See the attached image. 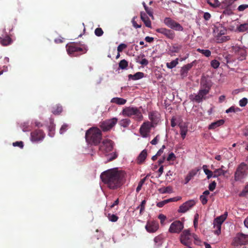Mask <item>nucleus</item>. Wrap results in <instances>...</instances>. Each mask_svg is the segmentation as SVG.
Masks as SVG:
<instances>
[{
    "label": "nucleus",
    "mask_w": 248,
    "mask_h": 248,
    "mask_svg": "<svg viewBox=\"0 0 248 248\" xmlns=\"http://www.w3.org/2000/svg\"><path fill=\"white\" fill-rule=\"evenodd\" d=\"M149 119L155 124H157L160 121V115L156 111H152L149 113Z\"/></svg>",
    "instance_id": "obj_21"
},
{
    "label": "nucleus",
    "mask_w": 248,
    "mask_h": 248,
    "mask_svg": "<svg viewBox=\"0 0 248 248\" xmlns=\"http://www.w3.org/2000/svg\"><path fill=\"white\" fill-rule=\"evenodd\" d=\"M182 45L177 44H175L171 46L170 48V51L172 53H178L182 49Z\"/></svg>",
    "instance_id": "obj_34"
},
{
    "label": "nucleus",
    "mask_w": 248,
    "mask_h": 248,
    "mask_svg": "<svg viewBox=\"0 0 248 248\" xmlns=\"http://www.w3.org/2000/svg\"><path fill=\"white\" fill-rule=\"evenodd\" d=\"M178 64V58H176L175 60L172 61L170 62H167L166 66L167 68L169 69H172L175 67Z\"/></svg>",
    "instance_id": "obj_36"
},
{
    "label": "nucleus",
    "mask_w": 248,
    "mask_h": 248,
    "mask_svg": "<svg viewBox=\"0 0 248 248\" xmlns=\"http://www.w3.org/2000/svg\"><path fill=\"white\" fill-rule=\"evenodd\" d=\"M219 65V62L217 60H213L211 62V66L214 69L217 68Z\"/></svg>",
    "instance_id": "obj_46"
},
{
    "label": "nucleus",
    "mask_w": 248,
    "mask_h": 248,
    "mask_svg": "<svg viewBox=\"0 0 248 248\" xmlns=\"http://www.w3.org/2000/svg\"><path fill=\"white\" fill-rule=\"evenodd\" d=\"M67 127H68L67 124H63L60 129V133L61 134L63 133L67 130Z\"/></svg>",
    "instance_id": "obj_60"
},
{
    "label": "nucleus",
    "mask_w": 248,
    "mask_h": 248,
    "mask_svg": "<svg viewBox=\"0 0 248 248\" xmlns=\"http://www.w3.org/2000/svg\"><path fill=\"white\" fill-rule=\"evenodd\" d=\"M129 79L131 80H138L140 79V72H137L134 75L130 74L128 75Z\"/></svg>",
    "instance_id": "obj_44"
},
{
    "label": "nucleus",
    "mask_w": 248,
    "mask_h": 248,
    "mask_svg": "<svg viewBox=\"0 0 248 248\" xmlns=\"http://www.w3.org/2000/svg\"><path fill=\"white\" fill-rule=\"evenodd\" d=\"M62 111V108L60 105H56L52 108L51 112L55 115L60 114Z\"/></svg>",
    "instance_id": "obj_29"
},
{
    "label": "nucleus",
    "mask_w": 248,
    "mask_h": 248,
    "mask_svg": "<svg viewBox=\"0 0 248 248\" xmlns=\"http://www.w3.org/2000/svg\"><path fill=\"white\" fill-rule=\"evenodd\" d=\"M243 47H240V46L236 45L234 46H232V49L234 52L235 54H237V53L243 48Z\"/></svg>",
    "instance_id": "obj_52"
},
{
    "label": "nucleus",
    "mask_w": 248,
    "mask_h": 248,
    "mask_svg": "<svg viewBox=\"0 0 248 248\" xmlns=\"http://www.w3.org/2000/svg\"><path fill=\"white\" fill-rule=\"evenodd\" d=\"M217 185L216 182L214 181L209 184L208 188L209 190L213 191L216 188Z\"/></svg>",
    "instance_id": "obj_55"
},
{
    "label": "nucleus",
    "mask_w": 248,
    "mask_h": 248,
    "mask_svg": "<svg viewBox=\"0 0 248 248\" xmlns=\"http://www.w3.org/2000/svg\"><path fill=\"white\" fill-rule=\"evenodd\" d=\"M160 193L164 194L167 193L172 192V188L170 186H167L166 187H162L158 189Z\"/></svg>",
    "instance_id": "obj_41"
},
{
    "label": "nucleus",
    "mask_w": 248,
    "mask_h": 248,
    "mask_svg": "<svg viewBox=\"0 0 248 248\" xmlns=\"http://www.w3.org/2000/svg\"><path fill=\"white\" fill-rule=\"evenodd\" d=\"M211 85L210 83L205 78H202L201 80L200 89L202 90H206L208 92L210 91Z\"/></svg>",
    "instance_id": "obj_22"
},
{
    "label": "nucleus",
    "mask_w": 248,
    "mask_h": 248,
    "mask_svg": "<svg viewBox=\"0 0 248 248\" xmlns=\"http://www.w3.org/2000/svg\"><path fill=\"white\" fill-rule=\"evenodd\" d=\"M163 237L162 235L160 234L156 236L154 239L155 246L156 247L160 246L163 243Z\"/></svg>",
    "instance_id": "obj_32"
},
{
    "label": "nucleus",
    "mask_w": 248,
    "mask_h": 248,
    "mask_svg": "<svg viewBox=\"0 0 248 248\" xmlns=\"http://www.w3.org/2000/svg\"><path fill=\"white\" fill-rule=\"evenodd\" d=\"M106 155L107 156V162H109L116 159L118 156V154L116 152H113L110 154H107Z\"/></svg>",
    "instance_id": "obj_38"
},
{
    "label": "nucleus",
    "mask_w": 248,
    "mask_h": 248,
    "mask_svg": "<svg viewBox=\"0 0 248 248\" xmlns=\"http://www.w3.org/2000/svg\"><path fill=\"white\" fill-rule=\"evenodd\" d=\"M151 126L149 122L144 123L140 126V135L143 137H146L149 135Z\"/></svg>",
    "instance_id": "obj_19"
},
{
    "label": "nucleus",
    "mask_w": 248,
    "mask_h": 248,
    "mask_svg": "<svg viewBox=\"0 0 248 248\" xmlns=\"http://www.w3.org/2000/svg\"><path fill=\"white\" fill-rule=\"evenodd\" d=\"M197 51L203 54L206 57H209L211 55V52L209 49H202L201 48L197 49Z\"/></svg>",
    "instance_id": "obj_37"
},
{
    "label": "nucleus",
    "mask_w": 248,
    "mask_h": 248,
    "mask_svg": "<svg viewBox=\"0 0 248 248\" xmlns=\"http://www.w3.org/2000/svg\"><path fill=\"white\" fill-rule=\"evenodd\" d=\"M181 199H182L181 197L178 196V197H175L168 199V201H169V202H177V201L180 200Z\"/></svg>",
    "instance_id": "obj_59"
},
{
    "label": "nucleus",
    "mask_w": 248,
    "mask_h": 248,
    "mask_svg": "<svg viewBox=\"0 0 248 248\" xmlns=\"http://www.w3.org/2000/svg\"><path fill=\"white\" fill-rule=\"evenodd\" d=\"M247 103H248V99L247 98H245V97L243 98L242 99H241L239 102V106L242 107L246 106L247 105Z\"/></svg>",
    "instance_id": "obj_51"
},
{
    "label": "nucleus",
    "mask_w": 248,
    "mask_h": 248,
    "mask_svg": "<svg viewBox=\"0 0 248 248\" xmlns=\"http://www.w3.org/2000/svg\"><path fill=\"white\" fill-rule=\"evenodd\" d=\"M13 145L14 146H18L20 148H23L24 146L23 142L21 141L13 142Z\"/></svg>",
    "instance_id": "obj_58"
},
{
    "label": "nucleus",
    "mask_w": 248,
    "mask_h": 248,
    "mask_svg": "<svg viewBox=\"0 0 248 248\" xmlns=\"http://www.w3.org/2000/svg\"><path fill=\"white\" fill-rule=\"evenodd\" d=\"M113 148V142L108 139L104 140L99 147V151L103 154L107 155L112 151Z\"/></svg>",
    "instance_id": "obj_6"
},
{
    "label": "nucleus",
    "mask_w": 248,
    "mask_h": 248,
    "mask_svg": "<svg viewBox=\"0 0 248 248\" xmlns=\"http://www.w3.org/2000/svg\"><path fill=\"white\" fill-rule=\"evenodd\" d=\"M139 110L137 108L126 107L123 109L122 114L124 116L131 117L132 116H138Z\"/></svg>",
    "instance_id": "obj_14"
},
{
    "label": "nucleus",
    "mask_w": 248,
    "mask_h": 248,
    "mask_svg": "<svg viewBox=\"0 0 248 248\" xmlns=\"http://www.w3.org/2000/svg\"><path fill=\"white\" fill-rule=\"evenodd\" d=\"M247 166L244 163H241L237 167L234 174V180L236 181H240L246 175Z\"/></svg>",
    "instance_id": "obj_5"
},
{
    "label": "nucleus",
    "mask_w": 248,
    "mask_h": 248,
    "mask_svg": "<svg viewBox=\"0 0 248 248\" xmlns=\"http://www.w3.org/2000/svg\"><path fill=\"white\" fill-rule=\"evenodd\" d=\"M159 228V224L157 222H148L145 226L146 231L150 233L156 232Z\"/></svg>",
    "instance_id": "obj_20"
},
{
    "label": "nucleus",
    "mask_w": 248,
    "mask_h": 248,
    "mask_svg": "<svg viewBox=\"0 0 248 248\" xmlns=\"http://www.w3.org/2000/svg\"><path fill=\"white\" fill-rule=\"evenodd\" d=\"M199 170V169H194L190 171L185 178V184L188 183L197 174Z\"/></svg>",
    "instance_id": "obj_24"
},
{
    "label": "nucleus",
    "mask_w": 248,
    "mask_h": 248,
    "mask_svg": "<svg viewBox=\"0 0 248 248\" xmlns=\"http://www.w3.org/2000/svg\"><path fill=\"white\" fill-rule=\"evenodd\" d=\"M200 199L203 205H205L207 202V199L204 195H201L200 197Z\"/></svg>",
    "instance_id": "obj_56"
},
{
    "label": "nucleus",
    "mask_w": 248,
    "mask_h": 248,
    "mask_svg": "<svg viewBox=\"0 0 248 248\" xmlns=\"http://www.w3.org/2000/svg\"><path fill=\"white\" fill-rule=\"evenodd\" d=\"M203 18L205 20H208L211 18V15L209 13H205L203 15Z\"/></svg>",
    "instance_id": "obj_64"
},
{
    "label": "nucleus",
    "mask_w": 248,
    "mask_h": 248,
    "mask_svg": "<svg viewBox=\"0 0 248 248\" xmlns=\"http://www.w3.org/2000/svg\"><path fill=\"white\" fill-rule=\"evenodd\" d=\"M168 203H169V201H168V199H167V200H164L163 201L158 202L157 203L156 206L158 207L161 208Z\"/></svg>",
    "instance_id": "obj_53"
},
{
    "label": "nucleus",
    "mask_w": 248,
    "mask_h": 248,
    "mask_svg": "<svg viewBox=\"0 0 248 248\" xmlns=\"http://www.w3.org/2000/svg\"><path fill=\"white\" fill-rule=\"evenodd\" d=\"M217 39L218 43H222L229 40L230 37L229 36H217Z\"/></svg>",
    "instance_id": "obj_43"
},
{
    "label": "nucleus",
    "mask_w": 248,
    "mask_h": 248,
    "mask_svg": "<svg viewBox=\"0 0 248 248\" xmlns=\"http://www.w3.org/2000/svg\"><path fill=\"white\" fill-rule=\"evenodd\" d=\"M164 24L169 28L176 31H183V27L178 23L170 17H166L164 20Z\"/></svg>",
    "instance_id": "obj_10"
},
{
    "label": "nucleus",
    "mask_w": 248,
    "mask_h": 248,
    "mask_svg": "<svg viewBox=\"0 0 248 248\" xmlns=\"http://www.w3.org/2000/svg\"><path fill=\"white\" fill-rule=\"evenodd\" d=\"M179 126L180 128L181 137L184 140L186 138L187 132V125L185 123H180Z\"/></svg>",
    "instance_id": "obj_23"
},
{
    "label": "nucleus",
    "mask_w": 248,
    "mask_h": 248,
    "mask_svg": "<svg viewBox=\"0 0 248 248\" xmlns=\"http://www.w3.org/2000/svg\"><path fill=\"white\" fill-rule=\"evenodd\" d=\"M209 92L206 90L200 89L197 94H192L190 95L189 98L192 101H195L197 103H200L203 100L206 99L205 96L209 93Z\"/></svg>",
    "instance_id": "obj_9"
},
{
    "label": "nucleus",
    "mask_w": 248,
    "mask_h": 248,
    "mask_svg": "<svg viewBox=\"0 0 248 248\" xmlns=\"http://www.w3.org/2000/svg\"><path fill=\"white\" fill-rule=\"evenodd\" d=\"M127 47V45H125V44H121L120 45H119L117 47V50L118 51V52H122L124 49H125V48H126Z\"/></svg>",
    "instance_id": "obj_54"
},
{
    "label": "nucleus",
    "mask_w": 248,
    "mask_h": 248,
    "mask_svg": "<svg viewBox=\"0 0 248 248\" xmlns=\"http://www.w3.org/2000/svg\"><path fill=\"white\" fill-rule=\"evenodd\" d=\"M118 119L116 118L108 119L100 124V127L104 132L109 131L117 124Z\"/></svg>",
    "instance_id": "obj_7"
},
{
    "label": "nucleus",
    "mask_w": 248,
    "mask_h": 248,
    "mask_svg": "<svg viewBox=\"0 0 248 248\" xmlns=\"http://www.w3.org/2000/svg\"><path fill=\"white\" fill-rule=\"evenodd\" d=\"M227 214L220 216L217 217L214 220V227L216 226L217 230L215 231V233L219 235L221 232V226L222 223L226 219Z\"/></svg>",
    "instance_id": "obj_12"
},
{
    "label": "nucleus",
    "mask_w": 248,
    "mask_h": 248,
    "mask_svg": "<svg viewBox=\"0 0 248 248\" xmlns=\"http://www.w3.org/2000/svg\"><path fill=\"white\" fill-rule=\"evenodd\" d=\"M128 66V62L125 60H121L119 63V67L120 69H124Z\"/></svg>",
    "instance_id": "obj_42"
},
{
    "label": "nucleus",
    "mask_w": 248,
    "mask_h": 248,
    "mask_svg": "<svg viewBox=\"0 0 248 248\" xmlns=\"http://www.w3.org/2000/svg\"><path fill=\"white\" fill-rule=\"evenodd\" d=\"M12 42V39L9 36H6L4 38H0V43L3 46L11 44Z\"/></svg>",
    "instance_id": "obj_28"
},
{
    "label": "nucleus",
    "mask_w": 248,
    "mask_h": 248,
    "mask_svg": "<svg viewBox=\"0 0 248 248\" xmlns=\"http://www.w3.org/2000/svg\"><path fill=\"white\" fill-rule=\"evenodd\" d=\"M248 8V4H242L238 7V10L239 11H243L246 8Z\"/></svg>",
    "instance_id": "obj_61"
},
{
    "label": "nucleus",
    "mask_w": 248,
    "mask_h": 248,
    "mask_svg": "<svg viewBox=\"0 0 248 248\" xmlns=\"http://www.w3.org/2000/svg\"><path fill=\"white\" fill-rule=\"evenodd\" d=\"M130 123V120L128 118L122 119L119 122L120 125L124 127H127Z\"/></svg>",
    "instance_id": "obj_39"
},
{
    "label": "nucleus",
    "mask_w": 248,
    "mask_h": 248,
    "mask_svg": "<svg viewBox=\"0 0 248 248\" xmlns=\"http://www.w3.org/2000/svg\"><path fill=\"white\" fill-rule=\"evenodd\" d=\"M224 123V121L222 119L219 120L211 123L209 126V129H214L217 127L222 125Z\"/></svg>",
    "instance_id": "obj_27"
},
{
    "label": "nucleus",
    "mask_w": 248,
    "mask_h": 248,
    "mask_svg": "<svg viewBox=\"0 0 248 248\" xmlns=\"http://www.w3.org/2000/svg\"><path fill=\"white\" fill-rule=\"evenodd\" d=\"M197 64V61L194 60L192 62L188 63L184 65L181 69L180 75L183 77H186L187 76V73L189 70H190L192 67Z\"/></svg>",
    "instance_id": "obj_17"
},
{
    "label": "nucleus",
    "mask_w": 248,
    "mask_h": 248,
    "mask_svg": "<svg viewBox=\"0 0 248 248\" xmlns=\"http://www.w3.org/2000/svg\"><path fill=\"white\" fill-rule=\"evenodd\" d=\"M237 30L241 32L248 31V23H245L240 25L237 27Z\"/></svg>",
    "instance_id": "obj_33"
},
{
    "label": "nucleus",
    "mask_w": 248,
    "mask_h": 248,
    "mask_svg": "<svg viewBox=\"0 0 248 248\" xmlns=\"http://www.w3.org/2000/svg\"><path fill=\"white\" fill-rule=\"evenodd\" d=\"M196 204L193 200L187 201L180 206L178 212L181 213H185L191 209Z\"/></svg>",
    "instance_id": "obj_13"
},
{
    "label": "nucleus",
    "mask_w": 248,
    "mask_h": 248,
    "mask_svg": "<svg viewBox=\"0 0 248 248\" xmlns=\"http://www.w3.org/2000/svg\"><path fill=\"white\" fill-rule=\"evenodd\" d=\"M111 102L118 105H124L126 103V100L122 98L114 97L111 99Z\"/></svg>",
    "instance_id": "obj_30"
},
{
    "label": "nucleus",
    "mask_w": 248,
    "mask_h": 248,
    "mask_svg": "<svg viewBox=\"0 0 248 248\" xmlns=\"http://www.w3.org/2000/svg\"><path fill=\"white\" fill-rule=\"evenodd\" d=\"M94 33L97 36H101L103 34L104 31L101 28H97L95 30Z\"/></svg>",
    "instance_id": "obj_49"
},
{
    "label": "nucleus",
    "mask_w": 248,
    "mask_h": 248,
    "mask_svg": "<svg viewBox=\"0 0 248 248\" xmlns=\"http://www.w3.org/2000/svg\"><path fill=\"white\" fill-rule=\"evenodd\" d=\"M184 228V224L180 220L173 221L170 225L169 232L171 233L180 232Z\"/></svg>",
    "instance_id": "obj_11"
},
{
    "label": "nucleus",
    "mask_w": 248,
    "mask_h": 248,
    "mask_svg": "<svg viewBox=\"0 0 248 248\" xmlns=\"http://www.w3.org/2000/svg\"><path fill=\"white\" fill-rule=\"evenodd\" d=\"M239 110L240 109L238 108H235L234 106H232L226 110V112L227 113L230 112H235Z\"/></svg>",
    "instance_id": "obj_50"
},
{
    "label": "nucleus",
    "mask_w": 248,
    "mask_h": 248,
    "mask_svg": "<svg viewBox=\"0 0 248 248\" xmlns=\"http://www.w3.org/2000/svg\"><path fill=\"white\" fill-rule=\"evenodd\" d=\"M234 240L237 244L245 245L248 243V235L243 233H238L235 237Z\"/></svg>",
    "instance_id": "obj_18"
},
{
    "label": "nucleus",
    "mask_w": 248,
    "mask_h": 248,
    "mask_svg": "<svg viewBox=\"0 0 248 248\" xmlns=\"http://www.w3.org/2000/svg\"><path fill=\"white\" fill-rule=\"evenodd\" d=\"M87 142L91 145H97L102 140V133L97 127H92L87 130L85 133Z\"/></svg>",
    "instance_id": "obj_2"
},
{
    "label": "nucleus",
    "mask_w": 248,
    "mask_h": 248,
    "mask_svg": "<svg viewBox=\"0 0 248 248\" xmlns=\"http://www.w3.org/2000/svg\"><path fill=\"white\" fill-rule=\"evenodd\" d=\"M142 5L144 6V8L146 13L149 15V16H151L152 18V19H154L153 12L152 9L151 8H149V7H147L145 3L144 2H142Z\"/></svg>",
    "instance_id": "obj_40"
},
{
    "label": "nucleus",
    "mask_w": 248,
    "mask_h": 248,
    "mask_svg": "<svg viewBox=\"0 0 248 248\" xmlns=\"http://www.w3.org/2000/svg\"><path fill=\"white\" fill-rule=\"evenodd\" d=\"M31 135V140L32 141H39L42 140L45 136L44 132L40 129L34 130L32 132Z\"/></svg>",
    "instance_id": "obj_15"
},
{
    "label": "nucleus",
    "mask_w": 248,
    "mask_h": 248,
    "mask_svg": "<svg viewBox=\"0 0 248 248\" xmlns=\"http://www.w3.org/2000/svg\"><path fill=\"white\" fill-rule=\"evenodd\" d=\"M209 92L206 90L200 89L197 94H192L190 95L189 98L192 101H195L197 103H200L203 100L206 99L205 96L209 93Z\"/></svg>",
    "instance_id": "obj_8"
},
{
    "label": "nucleus",
    "mask_w": 248,
    "mask_h": 248,
    "mask_svg": "<svg viewBox=\"0 0 248 248\" xmlns=\"http://www.w3.org/2000/svg\"><path fill=\"white\" fill-rule=\"evenodd\" d=\"M125 174L124 171L114 168L102 172L100 178L110 189H115L122 185Z\"/></svg>",
    "instance_id": "obj_1"
},
{
    "label": "nucleus",
    "mask_w": 248,
    "mask_h": 248,
    "mask_svg": "<svg viewBox=\"0 0 248 248\" xmlns=\"http://www.w3.org/2000/svg\"><path fill=\"white\" fill-rule=\"evenodd\" d=\"M225 10L223 11V14L225 15H230L232 14V11L229 7L224 8Z\"/></svg>",
    "instance_id": "obj_62"
},
{
    "label": "nucleus",
    "mask_w": 248,
    "mask_h": 248,
    "mask_svg": "<svg viewBox=\"0 0 248 248\" xmlns=\"http://www.w3.org/2000/svg\"><path fill=\"white\" fill-rule=\"evenodd\" d=\"M156 31L165 35L167 38L170 39H173L175 37L174 32L166 28H161L156 29Z\"/></svg>",
    "instance_id": "obj_16"
},
{
    "label": "nucleus",
    "mask_w": 248,
    "mask_h": 248,
    "mask_svg": "<svg viewBox=\"0 0 248 248\" xmlns=\"http://www.w3.org/2000/svg\"><path fill=\"white\" fill-rule=\"evenodd\" d=\"M238 56V59L240 61L245 60L247 55V51L244 47H243L237 54Z\"/></svg>",
    "instance_id": "obj_26"
},
{
    "label": "nucleus",
    "mask_w": 248,
    "mask_h": 248,
    "mask_svg": "<svg viewBox=\"0 0 248 248\" xmlns=\"http://www.w3.org/2000/svg\"><path fill=\"white\" fill-rule=\"evenodd\" d=\"M66 48L68 54L72 57L79 56L88 51L87 46L80 43H69L66 46Z\"/></svg>",
    "instance_id": "obj_3"
},
{
    "label": "nucleus",
    "mask_w": 248,
    "mask_h": 248,
    "mask_svg": "<svg viewBox=\"0 0 248 248\" xmlns=\"http://www.w3.org/2000/svg\"><path fill=\"white\" fill-rule=\"evenodd\" d=\"M175 158H176V156H175V155L174 154V153H171L169 155L168 157L167 158V161H171V160L173 161L175 160Z\"/></svg>",
    "instance_id": "obj_57"
},
{
    "label": "nucleus",
    "mask_w": 248,
    "mask_h": 248,
    "mask_svg": "<svg viewBox=\"0 0 248 248\" xmlns=\"http://www.w3.org/2000/svg\"><path fill=\"white\" fill-rule=\"evenodd\" d=\"M140 19L144 23L145 26L148 28H151V22L148 17L145 14L140 13Z\"/></svg>",
    "instance_id": "obj_25"
},
{
    "label": "nucleus",
    "mask_w": 248,
    "mask_h": 248,
    "mask_svg": "<svg viewBox=\"0 0 248 248\" xmlns=\"http://www.w3.org/2000/svg\"><path fill=\"white\" fill-rule=\"evenodd\" d=\"M145 40L146 42L151 43L154 41V38L152 37L146 36L145 38Z\"/></svg>",
    "instance_id": "obj_63"
},
{
    "label": "nucleus",
    "mask_w": 248,
    "mask_h": 248,
    "mask_svg": "<svg viewBox=\"0 0 248 248\" xmlns=\"http://www.w3.org/2000/svg\"><path fill=\"white\" fill-rule=\"evenodd\" d=\"M207 166L206 165H203L202 169L205 174L207 175V178L209 179L211 177H213V172L211 170L207 169Z\"/></svg>",
    "instance_id": "obj_35"
},
{
    "label": "nucleus",
    "mask_w": 248,
    "mask_h": 248,
    "mask_svg": "<svg viewBox=\"0 0 248 248\" xmlns=\"http://www.w3.org/2000/svg\"><path fill=\"white\" fill-rule=\"evenodd\" d=\"M108 217L109 221L111 222H116L118 219V217L114 214H108Z\"/></svg>",
    "instance_id": "obj_45"
},
{
    "label": "nucleus",
    "mask_w": 248,
    "mask_h": 248,
    "mask_svg": "<svg viewBox=\"0 0 248 248\" xmlns=\"http://www.w3.org/2000/svg\"><path fill=\"white\" fill-rule=\"evenodd\" d=\"M193 239L195 240V243L199 244L200 240L198 236L195 233L190 232L189 229L184 230L180 235V242L184 245L190 247Z\"/></svg>",
    "instance_id": "obj_4"
},
{
    "label": "nucleus",
    "mask_w": 248,
    "mask_h": 248,
    "mask_svg": "<svg viewBox=\"0 0 248 248\" xmlns=\"http://www.w3.org/2000/svg\"><path fill=\"white\" fill-rule=\"evenodd\" d=\"M147 155V151L145 150H144L140 152V163L145 160Z\"/></svg>",
    "instance_id": "obj_47"
},
{
    "label": "nucleus",
    "mask_w": 248,
    "mask_h": 248,
    "mask_svg": "<svg viewBox=\"0 0 248 248\" xmlns=\"http://www.w3.org/2000/svg\"><path fill=\"white\" fill-rule=\"evenodd\" d=\"M248 194V184L247 185L244 189L240 193V197H244Z\"/></svg>",
    "instance_id": "obj_48"
},
{
    "label": "nucleus",
    "mask_w": 248,
    "mask_h": 248,
    "mask_svg": "<svg viewBox=\"0 0 248 248\" xmlns=\"http://www.w3.org/2000/svg\"><path fill=\"white\" fill-rule=\"evenodd\" d=\"M226 173V171L222 169V168L216 169L213 172V177L216 178L221 175H224Z\"/></svg>",
    "instance_id": "obj_31"
}]
</instances>
